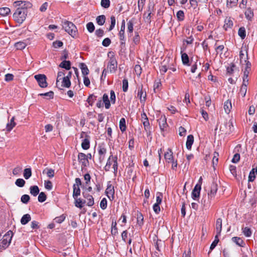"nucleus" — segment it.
<instances>
[{"mask_svg":"<svg viewBox=\"0 0 257 257\" xmlns=\"http://www.w3.org/2000/svg\"><path fill=\"white\" fill-rule=\"evenodd\" d=\"M63 28L72 37H74L77 34V29L75 25L71 22L65 21L63 22Z\"/></svg>","mask_w":257,"mask_h":257,"instance_id":"nucleus-1","label":"nucleus"},{"mask_svg":"<svg viewBox=\"0 0 257 257\" xmlns=\"http://www.w3.org/2000/svg\"><path fill=\"white\" fill-rule=\"evenodd\" d=\"M117 160V157H113L112 155L110 156L108 158L106 164L104 167V170L106 171H108L110 168L111 165L113 164L112 168L113 169V172L114 173H116L117 172L118 167Z\"/></svg>","mask_w":257,"mask_h":257,"instance_id":"nucleus-2","label":"nucleus"},{"mask_svg":"<svg viewBox=\"0 0 257 257\" xmlns=\"http://www.w3.org/2000/svg\"><path fill=\"white\" fill-rule=\"evenodd\" d=\"M27 16V13L17 8L15 12L13 14V18L16 22L19 24H22L26 20Z\"/></svg>","mask_w":257,"mask_h":257,"instance_id":"nucleus-3","label":"nucleus"},{"mask_svg":"<svg viewBox=\"0 0 257 257\" xmlns=\"http://www.w3.org/2000/svg\"><path fill=\"white\" fill-rule=\"evenodd\" d=\"M13 233L11 230H9L4 235L2 239L0 241V246L3 249H5L10 245Z\"/></svg>","mask_w":257,"mask_h":257,"instance_id":"nucleus-4","label":"nucleus"},{"mask_svg":"<svg viewBox=\"0 0 257 257\" xmlns=\"http://www.w3.org/2000/svg\"><path fill=\"white\" fill-rule=\"evenodd\" d=\"M14 5L15 7H17L18 9L22 11H25L26 13H28V9L32 7V4L30 2L22 1H16L14 3Z\"/></svg>","mask_w":257,"mask_h":257,"instance_id":"nucleus-5","label":"nucleus"},{"mask_svg":"<svg viewBox=\"0 0 257 257\" xmlns=\"http://www.w3.org/2000/svg\"><path fill=\"white\" fill-rule=\"evenodd\" d=\"M233 126L232 122H224L220 125V131L225 134H230L233 131Z\"/></svg>","mask_w":257,"mask_h":257,"instance_id":"nucleus-6","label":"nucleus"},{"mask_svg":"<svg viewBox=\"0 0 257 257\" xmlns=\"http://www.w3.org/2000/svg\"><path fill=\"white\" fill-rule=\"evenodd\" d=\"M34 78L38 82L40 87L45 88L48 86L46 79L47 77L44 74H37L34 76Z\"/></svg>","mask_w":257,"mask_h":257,"instance_id":"nucleus-7","label":"nucleus"},{"mask_svg":"<svg viewBox=\"0 0 257 257\" xmlns=\"http://www.w3.org/2000/svg\"><path fill=\"white\" fill-rule=\"evenodd\" d=\"M117 66V63L115 57H110L107 66L109 72L111 73H115L116 70Z\"/></svg>","mask_w":257,"mask_h":257,"instance_id":"nucleus-8","label":"nucleus"},{"mask_svg":"<svg viewBox=\"0 0 257 257\" xmlns=\"http://www.w3.org/2000/svg\"><path fill=\"white\" fill-rule=\"evenodd\" d=\"M217 190V184L216 182H212L210 187V190L208 192V198L212 199L213 198H214L216 195Z\"/></svg>","mask_w":257,"mask_h":257,"instance_id":"nucleus-9","label":"nucleus"},{"mask_svg":"<svg viewBox=\"0 0 257 257\" xmlns=\"http://www.w3.org/2000/svg\"><path fill=\"white\" fill-rule=\"evenodd\" d=\"M105 193L107 197L110 200H112L114 199V187L111 184L109 183L107 184V188L105 190Z\"/></svg>","mask_w":257,"mask_h":257,"instance_id":"nucleus-10","label":"nucleus"},{"mask_svg":"<svg viewBox=\"0 0 257 257\" xmlns=\"http://www.w3.org/2000/svg\"><path fill=\"white\" fill-rule=\"evenodd\" d=\"M201 188V185L197 184L195 185L192 192V198L194 200H196L198 198H199L200 196Z\"/></svg>","mask_w":257,"mask_h":257,"instance_id":"nucleus-11","label":"nucleus"},{"mask_svg":"<svg viewBox=\"0 0 257 257\" xmlns=\"http://www.w3.org/2000/svg\"><path fill=\"white\" fill-rule=\"evenodd\" d=\"M78 159L79 162L82 164L84 167L87 166L88 164V161L87 159L86 155L82 153H79L78 155Z\"/></svg>","mask_w":257,"mask_h":257,"instance_id":"nucleus-12","label":"nucleus"},{"mask_svg":"<svg viewBox=\"0 0 257 257\" xmlns=\"http://www.w3.org/2000/svg\"><path fill=\"white\" fill-rule=\"evenodd\" d=\"M82 195L85 199L88 201L87 205L88 206H92L94 204V199L92 195L88 193L86 191L82 192Z\"/></svg>","mask_w":257,"mask_h":257,"instance_id":"nucleus-13","label":"nucleus"},{"mask_svg":"<svg viewBox=\"0 0 257 257\" xmlns=\"http://www.w3.org/2000/svg\"><path fill=\"white\" fill-rule=\"evenodd\" d=\"M164 158L166 161L168 163H171V161L174 160L173 153L171 149H168L167 150V152L164 154Z\"/></svg>","mask_w":257,"mask_h":257,"instance_id":"nucleus-14","label":"nucleus"},{"mask_svg":"<svg viewBox=\"0 0 257 257\" xmlns=\"http://www.w3.org/2000/svg\"><path fill=\"white\" fill-rule=\"evenodd\" d=\"M233 26V22L230 17H227L224 20V24L223 28L225 30L227 31L229 29H231Z\"/></svg>","mask_w":257,"mask_h":257,"instance_id":"nucleus-15","label":"nucleus"},{"mask_svg":"<svg viewBox=\"0 0 257 257\" xmlns=\"http://www.w3.org/2000/svg\"><path fill=\"white\" fill-rule=\"evenodd\" d=\"M146 95V92H144L143 90V86H142L141 88L139 87L137 96L140 98L141 102L145 101Z\"/></svg>","mask_w":257,"mask_h":257,"instance_id":"nucleus-16","label":"nucleus"},{"mask_svg":"<svg viewBox=\"0 0 257 257\" xmlns=\"http://www.w3.org/2000/svg\"><path fill=\"white\" fill-rule=\"evenodd\" d=\"M90 137L86 136V138L82 140L81 143V147L84 150H88L90 147V141H89Z\"/></svg>","mask_w":257,"mask_h":257,"instance_id":"nucleus-17","label":"nucleus"},{"mask_svg":"<svg viewBox=\"0 0 257 257\" xmlns=\"http://www.w3.org/2000/svg\"><path fill=\"white\" fill-rule=\"evenodd\" d=\"M216 235H220V233L222 230V219L220 218L217 219L216 221Z\"/></svg>","mask_w":257,"mask_h":257,"instance_id":"nucleus-18","label":"nucleus"},{"mask_svg":"<svg viewBox=\"0 0 257 257\" xmlns=\"http://www.w3.org/2000/svg\"><path fill=\"white\" fill-rule=\"evenodd\" d=\"M194 142V137L192 135L188 136L186 141V148L188 150H191L192 145Z\"/></svg>","mask_w":257,"mask_h":257,"instance_id":"nucleus-19","label":"nucleus"},{"mask_svg":"<svg viewBox=\"0 0 257 257\" xmlns=\"http://www.w3.org/2000/svg\"><path fill=\"white\" fill-rule=\"evenodd\" d=\"M79 67L81 70L82 74L83 76H86L89 73V69L87 65L84 63H81L79 64Z\"/></svg>","mask_w":257,"mask_h":257,"instance_id":"nucleus-20","label":"nucleus"},{"mask_svg":"<svg viewBox=\"0 0 257 257\" xmlns=\"http://www.w3.org/2000/svg\"><path fill=\"white\" fill-rule=\"evenodd\" d=\"M61 68L66 70H69L71 68V62L69 61L63 60L59 65Z\"/></svg>","mask_w":257,"mask_h":257,"instance_id":"nucleus-21","label":"nucleus"},{"mask_svg":"<svg viewBox=\"0 0 257 257\" xmlns=\"http://www.w3.org/2000/svg\"><path fill=\"white\" fill-rule=\"evenodd\" d=\"M223 107L225 113L228 114L232 108L231 101L230 100H226L224 103Z\"/></svg>","mask_w":257,"mask_h":257,"instance_id":"nucleus-22","label":"nucleus"},{"mask_svg":"<svg viewBox=\"0 0 257 257\" xmlns=\"http://www.w3.org/2000/svg\"><path fill=\"white\" fill-rule=\"evenodd\" d=\"M102 101L105 104V107L106 109L109 108L110 106V102L108 99V96L107 94L104 93L102 96Z\"/></svg>","mask_w":257,"mask_h":257,"instance_id":"nucleus-23","label":"nucleus"},{"mask_svg":"<svg viewBox=\"0 0 257 257\" xmlns=\"http://www.w3.org/2000/svg\"><path fill=\"white\" fill-rule=\"evenodd\" d=\"M62 81L61 86L63 87L69 88L71 86L70 80L68 79V77H65L64 76L62 78Z\"/></svg>","mask_w":257,"mask_h":257,"instance_id":"nucleus-24","label":"nucleus"},{"mask_svg":"<svg viewBox=\"0 0 257 257\" xmlns=\"http://www.w3.org/2000/svg\"><path fill=\"white\" fill-rule=\"evenodd\" d=\"M31 219V217L29 214H26L24 215L21 219V223L23 225H25L28 223Z\"/></svg>","mask_w":257,"mask_h":257,"instance_id":"nucleus-25","label":"nucleus"},{"mask_svg":"<svg viewBox=\"0 0 257 257\" xmlns=\"http://www.w3.org/2000/svg\"><path fill=\"white\" fill-rule=\"evenodd\" d=\"M106 150L104 148L101 147H99L98 154L100 155V157H99L100 162H102L104 160V155L106 153Z\"/></svg>","mask_w":257,"mask_h":257,"instance_id":"nucleus-26","label":"nucleus"},{"mask_svg":"<svg viewBox=\"0 0 257 257\" xmlns=\"http://www.w3.org/2000/svg\"><path fill=\"white\" fill-rule=\"evenodd\" d=\"M257 173V168H252L248 176V181L252 182L255 178V174Z\"/></svg>","mask_w":257,"mask_h":257,"instance_id":"nucleus-27","label":"nucleus"},{"mask_svg":"<svg viewBox=\"0 0 257 257\" xmlns=\"http://www.w3.org/2000/svg\"><path fill=\"white\" fill-rule=\"evenodd\" d=\"M30 193L34 196H36L39 193V187L36 186H32L30 188Z\"/></svg>","mask_w":257,"mask_h":257,"instance_id":"nucleus-28","label":"nucleus"},{"mask_svg":"<svg viewBox=\"0 0 257 257\" xmlns=\"http://www.w3.org/2000/svg\"><path fill=\"white\" fill-rule=\"evenodd\" d=\"M15 120V117L13 116L10 122L8 123L7 124V130L8 132L11 131L13 127L16 125V122L14 121Z\"/></svg>","mask_w":257,"mask_h":257,"instance_id":"nucleus-29","label":"nucleus"},{"mask_svg":"<svg viewBox=\"0 0 257 257\" xmlns=\"http://www.w3.org/2000/svg\"><path fill=\"white\" fill-rule=\"evenodd\" d=\"M181 59L184 65H189V59L188 55L181 52Z\"/></svg>","mask_w":257,"mask_h":257,"instance_id":"nucleus-30","label":"nucleus"},{"mask_svg":"<svg viewBox=\"0 0 257 257\" xmlns=\"http://www.w3.org/2000/svg\"><path fill=\"white\" fill-rule=\"evenodd\" d=\"M96 21L98 25H103L105 22V16L104 15H100L96 18Z\"/></svg>","mask_w":257,"mask_h":257,"instance_id":"nucleus-31","label":"nucleus"},{"mask_svg":"<svg viewBox=\"0 0 257 257\" xmlns=\"http://www.w3.org/2000/svg\"><path fill=\"white\" fill-rule=\"evenodd\" d=\"M75 200V206L79 208H81L83 207V205L86 203L85 200L83 201L81 198H76Z\"/></svg>","mask_w":257,"mask_h":257,"instance_id":"nucleus-32","label":"nucleus"},{"mask_svg":"<svg viewBox=\"0 0 257 257\" xmlns=\"http://www.w3.org/2000/svg\"><path fill=\"white\" fill-rule=\"evenodd\" d=\"M232 240L234 242L240 246H243L244 244L243 241L238 237H233L232 238Z\"/></svg>","mask_w":257,"mask_h":257,"instance_id":"nucleus-33","label":"nucleus"},{"mask_svg":"<svg viewBox=\"0 0 257 257\" xmlns=\"http://www.w3.org/2000/svg\"><path fill=\"white\" fill-rule=\"evenodd\" d=\"M160 127L161 130H163L167 126L166 119L165 117H161L159 120Z\"/></svg>","mask_w":257,"mask_h":257,"instance_id":"nucleus-34","label":"nucleus"},{"mask_svg":"<svg viewBox=\"0 0 257 257\" xmlns=\"http://www.w3.org/2000/svg\"><path fill=\"white\" fill-rule=\"evenodd\" d=\"M73 197L74 199H75L80 195V189L79 187H76L75 186H73Z\"/></svg>","mask_w":257,"mask_h":257,"instance_id":"nucleus-35","label":"nucleus"},{"mask_svg":"<svg viewBox=\"0 0 257 257\" xmlns=\"http://www.w3.org/2000/svg\"><path fill=\"white\" fill-rule=\"evenodd\" d=\"M24 177L26 179H29L32 176V171L31 168H26L24 170Z\"/></svg>","mask_w":257,"mask_h":257,"instance_id":"nucleus-36","label":"nucleus"},{"mask_svg":"<svg viewBox=\"0 0 257 257\" xmlns=\"http://www.w3.org/2000/svg\"><path fill=\"white\" fill-rule=\"evenodd\" d=\"M11 12V10L8 7L0 8V15L3 16H7Z\"/></svg>","mask_w":257,"mask_h":257,"instance_id":"nucleus-37","label":"nucleus"},{"mask_svg":"<svg viewBox=\"0 0 257 257\" xmlns=\"http://www.w3.org/2000/svg\"><path fill=\"white\" fill-rule=\"evenodd\" d=\"M119 128L120 131L122 132L125 131L126 130V125H125V119L124 118H121L119 121Z\"/></svg>","mask_w":257,"mask_h":257,"instance_id":"nucleus-38","label":"nucleus"},{"mask_svg":"<svg viewBox=\"0 0 257 257\" xmlns=\"http://www.w3.org/2000/svg\"><path fill=\"white\" fill-rule=\"evenodd\" d=\"M43 173H46L49 178H52L54 176V170L52 169L46 168L43 171Z\"/></svg>","mask_w":257,"mask_h":257,"instance_id":"nucleus-39","label":"nucleus"},{"mask_svg":"<svg viewBox=\"0 0 257 257\" xmlns=\"http://www.w3.org/2000/svg\"><path fill=\"white\" fill-rule=\"evenodd\" d=\"M137 223L138 225L141 226L144 224V217L140 212L137 213Z\"/></svg>","mask_w":257,"mask_h":257,"instance_id":"nucleus-40","label":"nucleus"},{"mask_svg":"<svg viewBox=\"0 0 257 257\" xmlns=\"http://www.w3.org/2000/svg\"><path fill=\"white\" fill-rule=\"evenodd\" d=\"M27 46V44L24 42H19L16 43L15 45L16 48L17 50H23Z\"/></svg>","mask_w":257,"mask_h":257,"instance_id":"nucleus-41","label":"nucleus"},{"mask_svg":"<svg viewBox=\"0 0 257 257\" xmlns=\"http://www.w3.org/2000/svg\"><path fill=\"white\" fill-rule=\"evenodd\" d=\"M245 17L248 20H251L253 16V13L250 8H248L245 12Z\"/></svg>","mask_w":257,"mask_h":257,"instance_id":"nucleus-42","label":"nucleus"},{"mask_svg":"<svg viewBox=\"0 0 257 257\" xmlns=\"http://www.w3.org/2000/svg\"><path fill=\"white\" fill-rule=\"evenodd\" d=\"M238 34L241 39H244L246 36L245 28L244 27L240 28L238 30Z\"/></svg>","mask_w":257,"mask_h":257,"instance_id":"nucleus-43","label":"nucleus"},{"mask_svg":"<svg viewBox=\"0 0 257 257\" xmlns=\"http://www.w3.org/2000/svg\"><path fill=\"white\" fill-rule=\"evenodd\" d=\"M249 73V70H247V69H245V70L244 71V73H243L242 85H244V83L248 84V80L247 79V77H248Z\"/></svg>","mask_w":257,"mask_h":257,"instance_id":"nucleus-44","label":"nucleus"},{"mask_svg":"<svg viewBox=\"0 0 257 257\" xmlns=\"http://www.w3.org/2000/svg\"><path fill=\"white\" fill-rule=\"evenodd\" d=\"M96 96L92 94L89 96L88 98H87V101L88 102L90 105L92 106L93 104V102H94V101L96 100Z\"/></svg>","mask_w":257,"mask_h":257,"instance_id":"nucleus-45","label":"nucleus"},{"mask_svg":"<svg viewBox=\"0 0 257 257\" xmlns=\"http://www.w3.org/2000/svg\"><path fill=\"white\" fill-rule=\"evenodd\" d=\"M25 183H26L24 179H21V178L17 179L15 182V184L19 187H24Z\"/></svg>","mask_w":257,"mask_h":257,"instance_id":"nucleus-46","label":"nucleus"},{"mask_svg":"<svg viewBox=\"0 0 257 257\" xmlns=\"http://www.w3.org/2000/svg\"><path fill=\"white\" fill-rule=\"evenodd\" d=\"M86 28L89 33H92L95 29V27L92 22H89L86 24Z\"/></svg>","mask_w":257,"mask_h":257,"instance_id":"nucleus-47","label":"nucleus"},{"mask_svg":"<svg viewBox=\"0 0 257 257\" xmlns=\"http://www.w3.org/2000/svg\"><path fill=\"white\" fill-rule=\"evenodd\" d=\"M219 236V235H215V239H214V241L212 242V243H211L210 247V249L211 250L213 249L215 247L216 245L217 244L218 242H219V239H218Z\"/></svg>","mask_w":257,"mask_h":257,"instance_id":"nucleus-48","label":"nucleus"},{"mask_svg":"<svg viewBox=\"0 0 257 257\" xmlns=\"http://www.w3.org/2000/svg\"><path fill=\"white\" fill-rule=\"evenodd\" d=\"M47 197L44 192H41L38 196V201L40 202H43L46 200Z\"/></svg>","mask_w":257,"mask_h":257,"instance_id":"nucleus-49","label":"nucleus"},{"mask_svg":"<svg viewBox=\"0 0 257 257\" xmlns=\"http://www.w3.org/2000/svg\"><path fill=\"white\" fill-rule=\"evenodd\" d=\"M110 21H111V24L108 29L109 31H111L114 28V26L115 25V22H116V20H115V18L114 16H112L110 17Z\"/></svg>","mask_w":257,"mask_h":257,"instance_id":"nucleus-50","label":"nucleus"},{"mask_svg":"<svg viewBox=\"0 0 257 257\" xmlns=\"http://www.w3.org/2000/svg\"><path fill=\"white\" fill-rule=\"evenodd\" d=\"M243 229V233L244 235L246 237H249L251 235V231L250 228L247 227H245Z\"/></svg>","mask_w":257,"mask_h":257,"instance_id":"nucleus-51","label":"nucleus"},{"mask_svg":"<svg viewBox=\"0 0 257 257\" xmlns=\"http://www.w3.org/2000/svg\"><path fill=\"white\" fill-rule=\"evenodd\" d=\"M247 83H244L242 85L240 88V92L243 97H244L246 92Z\"/></svg>","mask_w":257,"mask_h":257,"instance_id":"nucleus-52","label":"nucleus"},{"mask_svg":"<svg viewBox=\"0 0 257 257\" xmlns=\"http://www.w3.org/2000/svg\"><path fill=\"white\" fill-rule=\"evenodd\" d=\"M238 0H227V6L232 8L236 5Z\"/></svg>","mask_w":257,"mask_h":257,"instance_id":"nucleus-53","label":"nucleus"},{"mask_svg":"<svg viewBox=\"0 0 257 257\" xmlns=\"http://www.w3.org/2000/svg\"><path fill=\"white\" fill-rule=\"evenodd\" d=\"M128 81L126 79H123L122 80V90L123 92H126L128 89Z\"/></svg>","mask_w":257,"mask_h":257,"instance_id":"nucleus-54","label":"nucleus"},{"mask_svg":"<svg viewBox=\"0 0 257 257\" xmlns=\"http://www.w3.org/2000/svg\"><path fill=\"white\" fill-rule=\"evenodd\" d=\"M30 199V196L28 195L25 194L22 195L21 200L23 203L27 204L29 201Z\"/></svg>","mask_w":257,"mask_h":257,"instance_id":"nucleus-55","label":"nucleus"},{"mask_svg":"<svg viewBox=\"0 0 257 257\" xmlns=\"http://www.w3.org/2000/svg\"><path fill=\"white\" fill-rule=\"evenodd\" d=\"M101 6L104 8H108L110 6L109 0H101Z\"/></svg>","mask_w":257,"mask_h":257,"instance_id":"nucleus-56","label":"nucleus"},{"mask_svg":"<svg viewBox=\"0 0 257 257\" xmlns=\"http://www.w3.org/2000/svg\"><path fill=\"white\" fill-rule=\"evenodd\" d=\"M176 16L179 21H182L184 20V13L183 11H179L177 13Z\"/></svg>","mask_w":257,"mask_h":257,"instance_id":"nucleus-57","label":"nucleus"},{"mask_svg":"<svg viewBox=\"0 0 257 257\" xmlns=\"http://www.w3.org/2000/svg\"><path fill=\"white\" fill-rule=\"evenodd\" d=\"M235 67V65L233 63H231L229 66H228L226 68V70L228 73L231 74L233 73L234 71V68Z\"/></svg>","mask_w":257,"mask_h":257,"instance_id":"nucleus-58","label":"nucleus"},{"mask_svg":"<svg viewBox=\"0 0 257 257\" xmlns=\"http://www.w3.org/2000/svg\"><path fill=\"white\" fill-rule=\"evenodd\" d=\"M214 156H213V158L212 159V164H213V166L214 167V165H216L217 164V162H218V156H219V154L217 152H215L214 153Z\"/></svg>","mask_w":257,"mask_h":257,"instance_id":"nucleus-59","label":"nucleus"},{"mask_svg":"<svg viewBox=\"0 0 257 257\" xmlns=\"http://www.w3.org/2000/svg\"><path fill=\"white\" fill-rule=\"evenodd\" d=\"M119 39L121 41V45L125 44V37L124 32H119Z\"/></svg>","mask_w":257,"mask_h":257,"instance_id":"nucleus-60","label":"nucleus"},{"mask_svg":"<svg viewBox=\"0 0 257 257\" xmlns=\"http://www.w3.org/2000/svg\"><path fill=\"white\" fill-rule=\"evenodd\" d=\"M100 208L102 209H105L107 207V200L105 198H103L100 201Z\"/></svg>","mask_w":257,"mask_h":257,"instance_id":"nucleus-61","label":"nucleus"},{"mask_svg":"<svg viewBox=\"0 0 257 257\" xmlns=\"http://www.w3.org/2000/svg\"><path fill=\"white\" fill-rule=\"evenodd\" d=\"M163 198V194L160 192H158L157 193V197H156V203L157 204H160L162 202V200Z\"/></svg>","mask_w":257,"mask_h":257,"instance_id":"nucleus-62","label":"nucleus"},{"mask_svg":"<svg viewBox=\"0 0 257 257\" xmlns=\"http://www.w3.org/2000/svg\"><path fill=\"white\" fill-rule=\"evenodd\" d=\"M65 73L64 71H59L57 74V77L56 80V84H57L58 82L62 79V78L65 76Z\"/></svg>","mask_w":257,"mask_h":257,"instance_id":"nucleus-63","label":"nucleus"},{"mask_svg":"<svg viewBox=\"0 0 257 257\" xmlns=\"http://www.w3.org/2000/svg\"><path fill=\"white\" fill-rule=\"evenodd\" d=\"M127 31L130 33H132L133 32L134 24L132 21H128L127 24Z\"/></svg>","mask_w":257,"mask_h":257,"instance_id":"nucleus-64","label":"nucleus"}]
</instances>
